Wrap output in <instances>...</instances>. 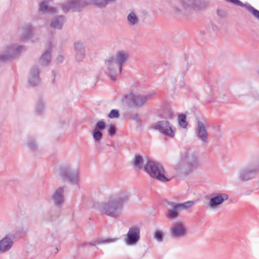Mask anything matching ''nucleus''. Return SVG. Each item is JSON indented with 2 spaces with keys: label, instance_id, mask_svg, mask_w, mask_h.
Masks as SVG:
<instances>
[{
  "label": "nucleus",
  "instance_id": "44",
  "mask_svg": "<svg viewBox=\"0 0 259 259\" xmlns=\"http://www.w3.org/2000/svg\"><path fill=\"white\" fill-rule=\"evenodd\" d=\"M56 250H57V252H58V248H57V247H56Z\"/></svg>",
  "mask_w": 259,
  "mask_h": 259
},
{
  "label": "nucleus",
  "instance_id": "32",
  "mask_svg": "<svg viewBox=\"0 0 259 259\" xmlns=\"http://www.w3.org/2000/svg\"><path fill=\"white\" fill-rule=\"evenodd\" d=\"M106 127L105 122L103 120H100L95 124L94 130L101 131L104 130Z\"/></svg>",
  "mask_w": 259,
  "mask_h": 259
},
{
  "label": "nucleus",
  "instance_id": "33",
  "mask_svg": "<svg viewBox=\"0 0 259 259\" xmlns=\"http://www.w3.org/2000/svg\"><path fill=\"white\" fill-rule=\"evenodd\" d=\"M107 127L108 135L111 137L114 136L116 132V128L115 125L110 124L107 125Z\"/></svg>",
  "mask_w": 259,
  "mask_h": 259
},
{
  "label": "nucleus",
  "instance_id": "42",
  "mask_svg": "<svg viewBox=\"0 0 259 259\" xmlns=\"http://www.w3.org/2000/svg\"><path fill=\"white\" fill-rule=\"evenodd\" d=\"M53 72V75L55 76V71H52ZM55 77L52 79V82L53 83H55Z\"/></svg>",
  "mask_w": 259,
  "mask_h": 259
},
{
  "label": "nucleus",
  "instance_id": "26",
  "mask_svg": "<svg viewBox=\"0 0 259 259\" xmlns=\"http://www.w3.org/2000/svg\"><path fill=\"white\" fill-rule=\"evenodd\" d=\"M236 6H239L242 7H245L248 11H249L253 16L259 20V11L257 9H255L254 7L251 6L249 4H244L242 2L241 5H236Z\"/></svg>",
  "mask_w": 259,
  "mask_h": 259
},
{
  "label": "nucleus",
  "instance_id": "1",
  "mask_svg": "<svg viewBox=\"0 0 259 259\" xmlns=\"http://www.w3.org/2000/svg\"><path fill=\"white\" fill-rule=\"evenodd\" d=\"M128 193L122 191L98 206L99 211L107 216L117 218L122 213L123 204L129 198Z\"/></svg>",
  "mask_w": 259,
  "mask_h": 259
},
{
  "label": "nucleus",
  "instance_id": "4",
  "mask_svg": "<svg viewBox=\"0 0 259 259\" xmlns=\"http://www.w3.org/2000/svg\"><path fill=\"white\" fill-rule=\"evenodd\" d=\"M145 171L152 178L161 182H167L170 181L165 176V170L163 166L159 162L148 158L144 167Z\"/></svg>",
  "mask_w": 259,
  "mask_h": 259
},
{
  "label": "nucleus",
  "instance_id": "30",
  "mask_svg": "<svg viewBox=\"0 0 259 259\" xmlns=\"http://www.w3.org/2000/svg\"><path fill=\"white\" fill-rule=\"evenodd\" d=\"M127 20L132 25H135L138 22V18L134 12H131L127 15Z\"/></svg>",
  "mask_w": 259,
  "mask_h": 259
},
{
  "label": "nucleus",
  "instance_id": "10",
  "mask_svg": "<svg viewBox=\"0 0 259 259\" xmlns=\"http://www.w3.org/2000/svg\"><path fill=\"white\" fill-rule=\"evenodd\" d=\"M208 127V123L206 119L197 121L196 135L200 141L205 143L208 142V133L207 130Z\"/></svg>",
  "mask_w": 259,
  "mask_h": 259
},
{
  "label": "nucleus",
  "instance_id": "6",
  "mask_svg": "<svg viewBox=\"0 0 259 259\" xmlns=\"http://www.w3.org/2000/svg\"><path fill=\"white\" fill-rule=\"evenodd\" d=\"M196 202V201H187L184 203H175L170 202L168 204L171 206L172 209H168L166 213L167 219L173 220L179 215V211L182 210H187L192 207Z\"/></svg>",
  "mask_w": 259,
  "mask_h": 259
},
{
  "label": "nucleus",
  "instance_id": "38",
  "mask_svg": "<svg viewBox=\"0 0 259 259\" xmlns=\"http://www.w3.org/2000/svg\"><path fill=\"white\" fill-rule=\"evenodd\" d=\"M117 240V238H108L104 240H102L99 243H110L115 242Z\"/></svg>",
  "mask_w": 259,
  "mask_h": 259
},
{
  "label": "nucleus",
  "instance_id": "17",
  "mask_svg": "<svg viewBox=\"0 0 259 259\" xmlns=\"http://www.w3.org/2000/svg\"><path fill=\"white\" fill-rule=\"evenodd\" d=\"M75 59L78 62L82 61L85 57V49L83 44L77 41L74 44Z\"/></svg>",
  "mask_w": 259,
  "mask_h": 259
},
{
  "label": "nucleus",
  "instance_id": "15",
  "mask_svg": "<svg viewBox=\"0 0 259 259\" xmlns=\"http://www.w3.org/2000/svg\"><path fill=\"white\" fill-rule=\"evenodd\" d=\"M258 171V168H245L240 171L239 178L242 181H248L253 178Z\"/></svg>",
  "mask_w": 259,
  "mask_h": 259
},
{
  "label": "nucleus",
  "instance_id": "12",
  "mask_svg": "<svg viewBox=\"0 0 259 259\" xmlns=\"http://www.w3.org/2000/svg\"><path fill=\"white\" fill-rule=\"evenodd\" d=\"M23 46H19L17 48H15L14 46H10L7 47V54L1 55L0 60L3 62L9 61L14 59L17 55H18Z\"/></svg>",
  "mask_w": 259,
  "mask_h": 259
},
{
  "label": "nucleus",
  "instance_id": "34",
  "mask_svg": "<svg viewBox=\"0 0 259 259\" xmlns=\"http://www.w3.org/2000/svg\"><path fill=\"white\" fill-rule=\"evenodd\" d=\"M44 109L43 103L42 101L39 100L36 105L35 111L37 114H41Z\"/></svg>",
  "mask_w": 259,
  "mask_h": 259
},
{
  "label": "nucleus",
  "instance_id": "18",
  "mask_svg": "<svg viewBox=\"0 0 259 259\" xmlns=\"http://www.w3.org/2000/svg\"><path fill=\"white\" fill-rule=\"evenodd\" d=\"M64 188L60 187L53 194L52 198L55 205L60 206L64 201Z\"/></svg>",
  "mask_w": 259,
  "mask_h": 259
},
{
  "label": "nucleus",
  "instance_id": "29",
  "mask_svg": "<svg viewBox=\"0 0 259 259\" xmlns=\"http://www.w3.org/2000/svg\"><path fill=\"white\" fill-rule=\"evenodd\" d=\"M164 233L162 230L156 229L153 234L154 238L158 242H161L163 240Z\"/></svg>",
  "mask_w": 259,
  "mask_h": 259
},
{
  "label": "nucleus",
  "instance_id": "43",
  "mask_svg": "<svg viewBox=\"0 0 259 259\" xmlns=\"http://www.w3.org/2000/svg\"><path fill=\"white\" fill-rule=\"evenodd\" d=\"M91 246H95L96 245V243L89 242L88 243Z\"/></svg>",
  "mask_w": 259,
  "mask_h": 259
},
{
  "label": "nucleus",
  "instance_id": "39",
  "mask_svg": "<svg viewBox=\"0 0 259 259\" xmlns=\"http://www.w3.org/2000/svg\"><path fill=\"white\" fill-rule=\"evenodd\" d=\"M131 118L133 119V120H136L137 122H141V119L139 116V115L136 113V114H135L134 115H133Z\"/></svg>",
  "mask_w": 259,
  "mask_h": 259
},
{
  "label": "nucleus",
  "instance_id": "31",
  "mask_svg": "<svg viewBox=\"0 0 259 259\" xmlns=\"http://www.w3.org/2000/svg\"><path fill=\"white\" fill-rule=\"evenodd\" d=\"M92 135L94 139L96 141H99L103 137V134L102 132L95 130L94 129L92 131Z\"/></svg>",
  "mask_w": 259,
  "mask_h": 259
},
{
  "label": "nucleus",
  "instance_id": "7",
  "mask_svg": "<svg viewBox=\"0 0 259 259\" xmlns=\"http://www.w3.org/2000/svg\"><path fill=\"white\" fill-rule=\"evenodd\" d=\"M152 128L169 138H172L175 136L176 128L172 127L166 120L158 121L152 125Z\"/></svg>",
  "mask_w": 259,
  "mask_h": 259
},
{
  "label": "nucleus",
  "instance_id": "13",
  "mask_svg": "<svg viewBox=\"0 0 259 259\" xmlns=\"http://www.w3.org/2000/svg\"><path fill=\"white\" fill-rule=\"evenodd\" d=\"M140 230L137 226H133L130 228L126 234L125 239L126 243L128 245H133L136 243L140 239Z\"/></svg>",
  "mask_w": 259,
  "mask_h": 259
},
{
  "label": "nucleus",
  "instance_id": "9",
  "mask_svg": "<svg viewBox=\"0 0 259 259\" xmlns=\"http://www.w3.org/2000/svg\"><path fill=\"white\" fill-rule=\"evenodd\" d=\"M60 176L64 181L72 184H77L78 181V170H72L69 166H64L60 168Z\"/></svg>",
  "mask_w": 259,
  "mask_h": 259
},
{
  "label": "nucleus",
  "instance_id": "40",
  "mask_svg": "<svg viewBox=\"0 0 259 259\" xmlns=\"http://www.w3.org/2000/svg\"><path fill=\"white\" fill-rule=\"evenodd\" d=\"M57 63H62L63 61V57L62 55L58 56L56 58Z\"/></svg>",
  "mask_w": 259,
  "mask_h": 259
},
{
  "label": "nucleus",
  "instance_id": "24",
  "mask_svg": "<svg viewBox=\"0 0 259 259\" xmlns=\"http://www.w3.org/2000/svg\"><path fill=\"white\" fill-rule=\"evenodd\" d=\"M32 26L30 24H26L23 27V32L20 38L21 40L24 41L30 38L32 35Z\"/></svg>",
  "mask_w": 259,
  "mask_h": 259
},
{
  "label": "nucleus",
  "instance_id": "27",
  "mask_svg": "<svg viewBox=\"0 0 259 259\" xmlns=\"http://www.w3.org/2000/svg\"><path fill=\"white\" fill-rule=\"evenodd\" d=\"M143 159L142 156L136 154L135 158L133 161V164L139 169H141L143 167Z\"/></svg>",
  "mask_w": 259,
  "mask_h": 259
},
{
  "label": "nucleus",
  "instance_id": "14",
  "mask_svg": "<svg viewBox=\"0 0 259 259\" xmlns=\"http://www.w3.org/2000/svg\"><path fill=\"white\" fill-rule=\"evenodd\" d=\"M228 195L225 193L214 194L210 199L208 205L210 208H214L222 204L225 200H228Z\"/></svg>",
  "mask_w": 259,
  "mask_h": 259
},
{
  "label": "nucleus",
  "instance_id": "5",
  "mask_svg": "<svg viewBox=\"0 0 259 259\" xmlns=\"http://www.w3.org/2000/svg\"><path fill=\"white\" fill-rule=\"evenodd\" d=\"M152 94L145 95L140 94L130 93L128 94L124 95L121 98L122 103L129 108H141L148 101Z\"/></svg>",
  "mask_w": 259,
  "mask_h": 259
},
{
  "label": "nucleus",
  "instance_id": "19",
  "mask_svg": "<svg viewBox=\"0 0 259 259\" xmlns=\"http://www.w3.org/2000/svg\"><path fill=\"white\" fill-rule=\"evenodd\" d=\"M13 244V242L9 235H7L5 238L0 241V252H5L9 250Z\"/></svg>",
  "mask_w": 259,
  "mask_h": 259
},
{
  "label": "nucleus",
  "instance_id": "36",
  "mask_svg": "<svg viewBox=\"0 0 259 259\" xmlns=\"http://www.w3.org/2000/svg\"><path fill=\"white\" fill-rule=\"evenodd\" d=\"M27 145L28 147L31 150H35L36 149V144L32 139H30L28 140Z\"/></svg>",
  "mask_w": 259,
  "mask_h": 259
},
{
  "label": "nucleus",
  "instance_id": "22",
  "mask_svg": "<svg viewBox=\"0 0 259 259\" xmlns=\"http://www.w3.org/2000/svg\"><path fill=\"white\" fill-rule=\"evenodd\" d=\"M52 44L51 42L49 44V47L47 50L44 52L39 58V63L42 66H47L51 60V50Z\"/></svg>",
  "mask_w": 259,
  "mask_h": 259
},
{
  "label": "nucleus",
  "instance_id": "16",
  "mask_svg": "<svg viewBox=\"0 0 259 259\" xmlns=\"http://www.w3.org/2000/svg\"><path fill=\"white\" fill-rule=\"evenodd\" d=\"M170 232L172 237L180 238L185 235L186 231L182 224L178 223L171 227Z\"/></svg>",
  "mask_w": 259,
  "mask_h": 259
},
{
  "label": "nucleus",
  "instance_id": "23",
  "mask_svg": "<svg viewBox=\"0 0 259 259\" xmlns=\"http://www.w3.org/2000/svg\"><path fill=\"white\" fill-rule=\"evenodd\" d=\"M65 21V17L64 16L60 15L52 21L50 27L55 29H61Z\"/></svg>",
  "mask_w": 259,
  "mask_h": 259
},
{
  "label": "nucleus",
  "instance_id": "41",
  "mask_svg": "<svg viewBox=\"0 0 259 259\" xmlns=\"http://www.w3.org/2000/svg\"><path fill=\"white\" fill-rule=\"evenodd\" d=\"M217 14L221 16V17H223V12L221 11H220V10H218L217 11Z\"/></svg>",
  "mask_w": 259,
  "mask_h": 259
},
{
  "label": "nucleus",
  "instance_id": "8",
  "mask_svg": "<svg viewBox=\"0 0 259 259\" xmlns=\"http://www.w3.org/2000/svg\"><path fill=\"white\" fill-rule=\"evenodd\" d=\"M105 64L108 71L107 75L113 81H116L117 76L121 73L122 70H120V68L118 65H117L115 57L112 56L106 59Z\"/></svg>",
  "mask_w": 259,
  "mask_h": 259
},
{
  "label": "nucleus",
  "instance_id": "2",
  "mask_svg": "<svg viewBox=\"0 0 259 259\" xmlns=\"http://www.w3.org/2000/svg\"><path fill=\"white\" fill-rule=\"evenodd\" d=\"M116 0H68L59 4V6L64 13L80 12L85 7L89 5H95L100 8H104L109 3Z\"/></svg>",
  "mask_w": 259,
  "mask_h": 259
},
{
  "label": "nucleus",
  "instance_id": "3",
  "mask_svg": "<svg viewBox=\"0 0 259 259\" xmlns=\"http://www.w3.org/2000/svg\"><path fill=\"white\" fill-rule=\"evenodd\" d=\"M198 161L194 153L186 150L176 164L175 169L180 174L187 176L197 168Z\"/></svg>",
  "mask_w": 259,
  "mask_h": 259
},
{
  "label": "nucleus",
  "instance_id": "35",
  "mask_svg": "<svg viewBox=\"0 0 259 259\" xmlns=\"http://www.w3.org/2000/svg\"><path fill=\"white\" fill-rule=\"evenodd\" d=\"M119 116V112L117 109H112L108 114L110 118H118Z\"/></svg>",
  "mask_w": 259,
  "mask_h": 259
},
{
  "label": "nucleus",
  "instance_id": "20",
  "mask_svg": "<svg viewBox=\"0 0 259 259\" xmlns=\"http://www.w3.org/2000/svg\"><path fill=\"white\" fill-rule=\"evenodd\" d=\"M129 57L128 54L123 51H119L117 52L115 59L118 65L120 70H122L123 65L126 62Z\"/></svg>",
  "mask_w": 259,
  "mask_h": 259
},
{
  "label": "nucleus",
  "instance_id": "11",
  "mask_svg": "<svg viewBox=\"0 0 259 259\" xmlns=\"http://www.w3.org/2000/svg\"><path fill=\"white\" fill-rule=\"evenodd\" d=\"M184 8H189L194 11H200L206 9L208 6V3L204 0H186L182 3Z\"/></svg>",
  "mask_w": 259,
  "mask_h": 259
},
{
  "label": "nucleus",
  "instance_id": "25",
  "mask_svg": "<svg viewBox=\"0 0 259 259\" xmlns=\"http://www.w3.org/2000/svg\"><path fill=\"white\" fill-rule=\"evenodd\" d=\"M52 0H46L41 2L39 4V10L42 12H56V9L54 7H49L48 2H51Z\"/></svg>",
  "mask_w": 259,
  "mask_h": 259
},
{
  "label": "nucleus",
  "instance_id": "28",
  "mask_svg": "<svg viewBox=\"0 0 259 259\" xmlns=\"http://www.w3.org/2000/svg\"><path fill=\"white\" fill-rule=\"evenodd\" d=\"M179 125L182 128H186L188 125V122L186 121V115L184 114H180L178 116Z\"/></svg>",
  "mask_w": 259,
  "mask_h": 259
},
{
  "label": "nucleus",
  "instance_id": "37",
  "mask_svg": "<svg viewBox=\"0 0 259 259\" xmlns=\"http://www.w3.org/2000/svg\"><path fill=\"white\" fill-rule=\"evenodd\" d=\"M165 117L169 118V119L172 118L173 117V115H174L173 112L170 109L167 110L165 112Z\"/></svg>",
  "mask_w": 259,
  "mask_h": 259
},
{
  "label": "nucleus",
  "instance_id": "21",
  "mask_svg": "<svg viewBox=\"0 0 259 259\" xmlns=\"http://www.w3.org/2000/svg\"><path fill=\"white\" fill-rule=\"evenodd\" d=\"M39 70L37 67H34L31 70V77L28 80L29 84L32 87L37 85L40 82Z\"/></svg>",
  "mask_w": 259,
  "mask_h": 259
}]
</instances>
